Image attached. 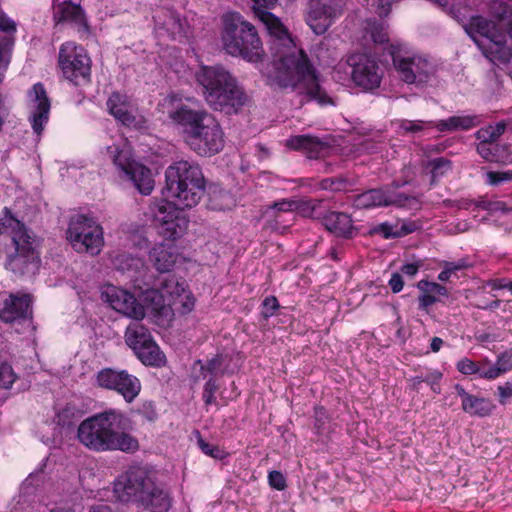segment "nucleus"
I'll return each mask as SVG.
<instances>
[{"mask_svg": "<svg viewBox=\"0 0 512 512\" xmlns=\"http://www.w3.org/2000/svg\"><path fill=\"white\" fill-rule=\"evenodd\" d=\"M257 17L274 37L271 43L274 66L270 75L272 82L281 88H291L320 105H334L307 55L296 47L279 18L268 11H262Z\"/></svg>", "mask_w": 512, "mask_h": 512, "instance_id": "1", "label": "nucleus"}, {"mask_svg": "<svg viewBox=\"0 0 512 512\" xmlns=\"http://www.w3.org/2000/svg\"><path fill=\"white\" fill-rule=\"evenodd\" d=\"M205 191V178L198 164L186 160L172 163L165 171L164 200L151 206L157 231L167 240L181 237L188 227L182 212L198 204Z\"/></svg>", "mask_w": 512, "mask_h": 512, "instance_id": "2", "label": "nucleus"}, {"mask_svg": "<svg viewBox=\"0 0 512 512\" xmlns=\"http://www.w3.org/2000/svg\"><path fill=\"white\" fill-rule=\"evenodd\" d=\"M126 418L121 412L107 410L83 420L77 431L81 444L92 451L134 453L138 440L125 430Z\"/></svg>", "mask_w": 512, "mask_h": 512, "instance_id": "3", "label": "nucleus"}, {"mask_svg": "<svg viewBox=\"0 0 512 512\" xmlns=\"http://www.w3.org/2000/svg\"><path fill=\"white\" fill-rule=\"evenodd\" d=\"M448 11L457 21L461 22L465 32L473 39L483 55L494 64L512 63V45L508 33L500 31L497 25L482 16H471L456 9L452 0H430ZM512 75V71H511Z\"/></svg>", "mask_w": 512, "mask_h": 512, "instance_id": "4", "label": "nucleus"}, {"mask_svg": "<svg viewBox=\"0 0 512 512\" xmlns=\"http://www.w3.org/2000/svg\"><path fill=\"white\" fill-rule=\"evenodd\" d=\"M195 79L204 100L215 111L237 113L247 101L236 77L222 65H201Z\"/></svg>", "mask_w": 512, "mask_h": 512, "instance_id": "5", "label": "nucleus"}, {"mask_svg": "<svg viewBox=\"0 0 512 512\" xmlns=\"http://www.w3.org/2000/svg\"><path fill=\"white\" fill-rule=\"evenodd\" d=\"M222 21L224 50L231 56H239L253 63L259 62L264 56V50L256 28L236 12L226 13Z\"/></svg>", "mask_w": 512, "mask_h": 512, "instance_id": "6", "label": "nucleus"}, {"mask_svg": "<svg viewBox=\"0 0 512 512\" xmlns=\"http://www.w3.org/2000/svg\"><path fill=\"white\" fill-rule=\"evenodd\" d=\"M11 229V247L7 250L6 267L20 276H33L39 269L38 243L31 232L17 219H6Z\"/></svg>", "mask_w": 512, "mask_h": 512, "instance_id": "7", "label": "nucleus"}, {"mask_svg": "<svg viewBox=\"0 0 512 512\" xmlns=\"http://www.w3.org/2000/svg\"><path fill=\"white\" fill-rule=\"evenodd\" d=\"M187 100L189 103H183L181 96L170 94L161 103L170 120L181 130L185 142L214 116L202 107H194L196 100Z\"/></svg>", "mask_w": 512, "mask_h": 512, "instance_id": "8", "label": "nucleus"}, {"mask_svg": "<svg viewBox=\"0 0 512 512\" xmlns=\"http://www.w3.org/2000/svg\"><path fill=\"white\" fill-rule=\"evenodd\" d=\"M144 307L153 311H161L165 306H172L181 303L183 312H190L194 307V297L186 289L185 281H180L175 276L166 277L160 284L159 289H147L141 295Z\"/></svg>", "mask_w": 512, "mask_h": 512, "instance_id": "9", "label": "nucleus"}, {"mask_svg": "<svg viewBox=\"0 0 512 512\" xmlns=\"http://www.w3.org/2000/svg\"><path fill=\"white\" fill-rule=\"evenodd\" d=\"M106 152L119 173L131 180L141 194L149 195L153 191L154 179L151 170L133 160L131 148L126 142L107 146Z\"/></svg>", "mask_w": 512, "mask_h": 512, "instance_id": "10", "label": "nucleus"}, {"mask_svg": "<svg viewBox=\"0 0 512 512\" xmlns=\"http://www.w3.org/2000/svg\"><path fill=\"white\" fill-rule=\"evenodd\" d=\"M389 53L400 78L408 84L425 83L435 72L427 57L410 51L404 45L391 44Z\"/></svg>", "mask_w": 512, "mask_h": 512, "instance_id": "11", "label": "nucleus"}, {"mask_svg": "<svg viewBox=\"0 0 512 512\" xmlns=\"http://www.w3.org/2000/svg\"><path fill=\"white\" fill-rule=\"evenodd\" d=\"M66 237L74 250L91 255L99 254L104 244L102 227L85 215L71 218Z\"/></svg>", "mask_w": 512, "mask_h": 512, "instance_id": "12", "label": "nucleus"}, {"mask_svg": "<svg viewBox=\"0 0 512 512\" xmlns=\"http://www.w3.org/2000/svg\"><path fill=\"white\" fill-rule=\"evenodd\" d=\"M58 63L64 78L74 85L89 82L91 60L81 45L72 41L63 43L59 49Z\"/></svg>", "mask_w": 512, "mask_h": 512, "instance_id": "13", "label": "nucleus"}, {"mask_svg": "<svg viewBox=\"0 0 512 512\" xmlns=\"http://www.w3.org/2000/svg\"><path fill=\"white\" fill-rule=\"evenodd\" d=\"M351 68L353 82L365 90L379 87L383 77V70L379 63L366 54H352L345 62H340L335 68L336 73Z\"/></svg>", "mask_w": 512, "mask_h": 512, "instance_id": "14", "label": "nucleus"}, {"mask_svg": "<svg viewBox=\"0 0 512 512\" xmlns=\"http://www.w3.org/2000/svg\"><path fill=\"white\" fill-rule=\"evenodd\" d=\"M154 482L149 472L142 467H132L121 475L114 483V493L122 502L135 501L142 503L152 489Z\"/></svg>", "mask_w": 512, "mask_h": 512, "instance_id": "15", "label": "nucleus"}, {"mask_svg": "<svg viewBox=\"0 0 512 512\" xmlns=\"http://www.w3.org/2000/svg\"><path fill=\"white\" fill-rule=\"evenodd\" d=\"M98 387L112 390L131 403L141 391L140 380L126 370L103 368L95 376Z\"/></svg>", "mask_w": 512, "mask_h": 512, "instance_id": "16", "label": "nucleus"}, {"mask_svg": "<svg viewBox=\"0 0 512 512\" xmlns=\"http://www.w3.org/2000/svg\"><path fill=\"white\" fill-rule=\"evenodd\" d=\"M186 143L199 156L210 157L219 153L224 147L225 139L216 117L213 116L207 121Z\"/></svg>", "mask_w": 512, "mask_h": 512, "instance_id": "17", "label": "nucleus"}, {"mask_svg": "<svg viewBox=\"0 0 512 512\" xmlns=\"http://www.w3.org/2000/svg\"><path fill=\"white\" fill-rule=\"evenodd\" d=\"M343 0H309L306 23L317 35L324 34L343 13Z\"/></svg>", "mask_w": 512, "mask_h": 512, "instance_id": "18", "label": "nucleus"}, {"mask_svg": "<svg viewBox=\"0 0 512 512\" xmlns=\"http://www.w3.org/2000/svg\"><path fill=\"white\" fill-rule=\"evenodd\" d=\"M106 105L109 113L123 125L137 130L146 128L147 120L137 114L135 105L127 95L113 92Z\"/></svg>", "mask_w": 512, "mask_h": 512, "instance_id": "19", "label": "nucleus"}, {"mask_svg": "<svg viewBox=\"0 0 512 512\" xmlns=\"http://www.w3.org/2000/svg\"><path fill=\"white\" fill-rule=\"evenodd\" d=\"M101 296L114 310L134 320H141L145 317L143 304L138 303L135 296L127 290L108 285L102 290Z\"/></svg>", "mask_w": 512, "mask_h": 512, "instance_id": "20", "label": "nucleus"}, {"mask_svg": "<svg viewBox=\"0 0 512 512\" xmlns=\"http://www.w3.org/2000/svg\"><path fill=\"white\" fill-rule=\"evenodd\" d=\"M29 121L36 135H41L48 123L50 114V100L41 83L33 85L28 93Z\"/></svg>", "mask_w": 512, "mask_h": 512, "instance_id": "21", "label": "nucleus"}, {"mask_svg": "<svg viewBox=\"0 0 512 512\" xmlns=\"http://www.w3.org/2000/svg\"><path fill=\"white\" fill-rule=\"evenodd\" d=\"M0 82L3 79L4 72L6 71L12 50L15 43V33L17 31L16 22L9 18L2 10H0Z\"/></svg>", "mask_w": 512, "mask_h": 512, "instance_id": "22", "label": "nucleus"}, {"mask_svg": "<svg viewBox=\"0 0 512 512\" xmlns=\"http://www.w3.org/2000/svg\"><path fill=\"white\" fill-rule=\"evenodd\" d=\"M31 296L29 294H10L0 309V318L4 322L11 323L19 319L31 317Z\"/></svg>", "mask_w": 512, "mask_h": 512, "instance_id": "23", "label": "nucleus"}, {"mask_svg": "<svg viewBox=\"0 0 512 512\" xmlns=\"http://www.w3.org/2000/svg\"><path fill=\"white\" fill-rule=\"evenodd\" d=\"M402 202V197L388 188L371 189L357 195L354 206L369 209L378 206H390Z\"/></svg>", "mask_w": 512, "mask_h": 512, "instance_id": "24", "label": "nucleus"}, {"mask_svg": "<svg viewBox=\"0 0 512 512\" xmlns=\"http://www.w3.org/2000/svg\"><path fill=\"white\" fill-rule=\"evenodd\" d=\"M178 253L172 243H158L149 251V261L160 273L170 272L177 260Z\"/></svg>", "mask_w": 512, "mask_h": 512, "instance_id": "25", "label": "nucleus"}, {"mask_svg": "<svg viewBox=\"0 0 512 512\" xmlns=\"http://www.w3.org/2000/svg\"><path fill=\"white\" fill-rule=\"evenodd\" d=\"M325 228L338 237L353 238L358 234V229L347 213L330 211L322 218Z\"/></svg>", "mask_w": 512, "mask_h": 512, "instance_id": "26", "label": "nucleus"}, {"mask_svg": "<svg viewBox=\"0 0 512 512\" xmlns=\"http://www.w3.org/2000/svg\"><path fill=\"white\" fill-rule=\"evenodd\" d=\"M285 145L293 150H302L309 158L322 157L328 149L326 143L309 135L293 136L286 140Z\"/></svg>", "mask_w": 512, "mask_h": 512, "instance_id": "27", "label": "nucleus"}, {"mask_svg": "<svg viewBox=\"0 0 512 512\" xmlns=\"http://www.w3.org/2000/svg\"><path fill=\"white\" fill-rule=\"evenodd\" d=\"M154 20L156 25L165 29L172 38L176 39L186 36L187 23L174 10L162 9L154 16Z\"/></svg>", "mask_w": 512, "mask_h": 512, "instance_id": "28", "label": "nucleus"}, {"mask_svg": "<svg viewBox=\"0 0 512 512\" xmlns=\"http://www.w3.org/2000/svg\"><path fill=\"white\" fill-rule=\"evenodd\" d=\"M53 17L57 24L70 23L78 28H86V20L81 7L72 2L60 6H53Z\"/></svg>", "mask_w": 512, "mask_h": 512, "instance_id": "29", "label": "nucleus"}, {"mask_svg": "<svg viewBox=\"0 0 512 512\" xmlns=\"http://www.w3.org/2000/svg\"><path fill=\"white\" fill-rule=\"evenodd\" d=\"M481 118L478 115H457L440 120L435 123V127L440 132H454L458 130H469L478 126Z\"/></svg>", "mask_w": 512, "mask_h": 512, "instance_id": "30", "label": "nucleus"}, {"mask_svg": "<svg viewBox=\"0 0 512 512\" xmlns=\"http://www.w3.org/2000/svg\"><path fill=\"white\" fill-rule=\"evenodd\" d=\"M417 287L421 292L418 298L419 307L424 310L433 305L438 300V296H447L448 294L447 289L436 282L421 280Z\"/></svg>", "mask_w": 512, "mask_h": 512, "instance_id": "31", "label": "nucleus"}, {"mask_svg": "<svg viewBox=\"0 0 512 512\" xmlns=\"http://www.w3.org/2000/svg\"><path fill=\"white\" fill-rule=\"evenodd\" d=\"M141 505L151 512H167L171 507V499L167 492L154 483Z\"/></svg>", "mask_w": 512, "mask_h": 512, "instance_id": "32", "label": "nucleus"}, {"mask_svg": "<svg viewBox=\"0 0 512 512\" xmlns=\"http://www.w3.org/2000/svg\"><path fill=\"white\" fill-rule=\"evenodd\" d=\"M134 352L144 365L159 367L165 363V355L153 339L134 350Z\"/></svg>", "mask_w": 512, "mask_h": 512, "instance_id": "33", "label": "nucleus"}, {"mask_svg": "<svg viewBox=\"0 0 512 512\" xmlns=\"http://www.w3.org/2000/svg\"><path fill=\"white\" fill-rule=\"evenodd\" d=\"M138 321L132 322L125 331V341L133 351L152 339L149 330Z\"/></svg>", "mask_w": 512, "mask_h": 512, "instance_id": "34", "label": "nucleus"}, {"mask_svg": "<svg viewBox=\"0 0 512 512\" xmlns=\"http://www.w3.org/2000/svg\"><path fill=\"white\" fill-rule=\"evenodd\" d=\"M113 267L123 273H136L144 266L142 258L128 252H119L112 256Z\"/></svg>", "mask_w": 512, "mask_h": 512, "instance_id": "35", "label": "nucleus"}, {"mask_svg": "<svg viewBox=\"0 0 512 512\" xmlns=\"http://www.w3.org/2000/svg\"><path fill=\"white\" fill-rule=\"evenodd\" d=\"M461 407L465 413L478 417L490 415L495 408L490 400L475 395H471Z\"/></svg>", "mask_w": 512, "mask_h": 512, "instance_id": "36", "label": "nucleus"}, {"mask_svg": "<svg viewBox=\"0 0 512 512\" xmlns=\"http://www.w3.org/2000/svg\"><path fill=\"white\" fill-rule=\"evenodd\" d=\"M506 123L504 121L498 122L494 125L481 128L476 132V138L481 142L494 143L505 132Z\"/></svg>", "mask_w": 512, "mask_h": 512, "instance_id": "37", "label": "nucleus"}, {"mask_svg": "<svg viewBox=\"0 0 512 512\" xmlns=\"http://www.w3.org/2000/svg\"><path fill=\"white\" fill-rule=\"evenodd\" d=\"M397 128L399 129V133L402 135L405 134H418L424 131L427 127L432 126L435 123L433 121H423V120H408L401 119L395 122Z\"/></svg>", "mask_w": 512, "mask_h": 512, "instance_id": "38", "label": "nucleus"}, {"mask_svg": "<svg viewBox=\"0 0 512 512\" xmlns=\"http://www.w3.org/2000/svg\"><path fill=\"white\" fill-rule=\"evenodd\" d=\"M197 445L205 455L211 458L221 460L227 455V453L219 446L206 442L199 432L197 433Z\"/></svg>", "mask_w": 512, "mask_h": 512, "instance_id": "39", "label": "nucleus"}, {"mask_svg": "<svg viewBox=\"0 0 512 512\" xmlns=\"http://www.w3.org/2000/svg\"><path fill=\"white\" fill-rule=\"evenodd\" d=\"M366 30L373 42L382 44L388 41V33L384 24L369 22Z\"/></svg>", "mask_w": 512, "mask_h": 512, "instance_id": "40", "label": "nucleus"}, {"mask_svg": "<svg viewBox=\"0 0 512 512\" xmlns=\"http://www.w3.org/2000/svg\"><path fill=\"white\" fill-rule=\"evenodd\" d=\"M492 144L493 143L490 142L485 143L480 141L477 146V152L479 153V155L490 162L507 163L508 160H504L496 154V147H493Z\"/></svg>", "mask_w": 512, "mask_h": 512, "instance_id": "41", "label": "nucleus"}, {"mask_svg": "<svg viewBox=\"0 0 512 512\" xmlns=\"http://www.w3.org/2000/svg\"><path fill=\"white\" fill-rule=\"evenodd\" d=\"M429 165L431 166L432 182L451 169V162L442 157L433 159Z\"/></svg>", "mask_w": 512, "mask_h": 512, "instance_id": "42", "label": "nucleus"}, {"mask_svg": "<svg viewBox=\"0 0 512 512\" xmlns=\"http://www.w3.org/2000/svg\"><path fill=\"white\" fill-rule=\"evenodd\" d=\"M16 374L11 365L0 363V388L9 389L16 380Z\"/></svg>", "mask_w": 512, "mask_h": 512, "instance_id": "43", "label": "nucleus"}, {"mask_svg": "<svg viewBox=\"0 0 512 512\" xmlns=\"http://www.w3.org/2000/svg\"><path fill=\"white\" fill-rule=\"evenodd\" d=\"M347 181L344 178H325L318 183V189L330 191H342L346 188Z\"/></svg>", "mask_w": 512, "mask_h": 512, "instance_id": "44", "label": "nucleus"}, {"mask_svg": "<svg viewBox=\"0 0 512 512\" xmlns=\"http://www.w3.org/2000/svg\"><path fill=\"white\" fill-rule=\"evenodd\" d=\"M512 180V170L489 171L486 173V182L492 186H498Z\"/></svg>", "mask_w": 512, "mask_h": 512, "instance_id": "45", "label": "nucleus"}, {"mask_svg": "<svg viewBox=\"0 0 512 512\" xmlns=\"http://www.w3.org/2000/svg\"><path fill=\"white\" fill-rule=\"evenodd\" d=\"M489 364L490 361L488 359H484L483 361L480 362V370L478 374L480 378L494 380L502 375L495 365H491L488 368H486V366H488Z\"/></svg>", "mask_w": 512, "mask_h": 512, "instance_id": "46", "label": "nucleus"}, {"mask_svg": "<svg viewBox=\"0 0 512 512\" xmlns=\"http://www.w3.org/2000/svg\"><path fill=\"white\" fill-rule=\"evenodd\" d=\"M456 366L458 371L464 375L479 374L480 363L477 364L468 358H462L458 361Z\"/></svg>", "mask_w": 512, "mask_h": 512, "instance_id": "47", "label": "nucleus"}, {"mask_svg": "<svg viewBox=\"0 0 512 512\" xmlns=\"http://www.w3.org/2000/svg\"><path fill=\"white\" fill-rule=\"evenodd\" d=\"M218 390V386L214 379H209L203 389V401L206 405H211L216 402L215 393Z\"/></svg>", "mask_w": 512, "mask_h": 512, "instance_id": "48", "label": "nucleus"}, {"mask_svg": "<svg viewBox=\"0 0 512 512\" xmlns=\"http://www.w3.org/2000/svg\"><path fill=\"white\" fill-rule=\"evenodd\" d=\"M494 365L502 375L510 371L512 369V350L501 353Z\"/></svg>", "mask_w": 512, "mask_h": 512, "instance_id": "49", "label": "nucleus"}, {"mask_svg": "<svg viewBox=\"0 0 512 512\" xmlns=\"http://www.w3.org/2000/svg\"><path fill=\"white\" fill-rule=\"evenodd\" d=\"M268 482L272 488L279 491L287 487L286 478L280 471H270L268 474Z\"/></svg>", "mask_w": 512, "mask_h": 512, "instance_id": "50", "label": "nucleus"}, {"mask_svg": "<svg viewBox=\"0 0 512 512\" xmlns=\"http://www.w3.org/2000/svg\"><path fill=\"white\" fill-rule=\"evenodd\" d=\"M423 378H424V382L427 383L431 387V389L434 393H437V394L440 393L441 389H440L439 381L442 378L441 372L435 370V371L429 372L428 374L423 376Z\"/></svg>", "mask_w": 512, "mask_h": 512, "instance_id": "51", "label": "nucleus"}, {"mask_svg": "<svg viewBox=\"0 0 512 512\" xmlns=\"http://www.w3.org/2000/svg\"><path fill=\"white\" fill-rule=\"evenodd\" d=\"M294 209V202L288 200H281L279 202H275L270 208L268 213H292Z\"/></svg>", "mask_w": 512, "mask_h": 512, "instance_id": "52", "label": "nucleus"}, {"mask_svg": "<svg viewBox=\"0 0 512 512\" xmlns=\"http://www.w3.org/2000/svg\"><path fill=\"white\" fill-rule=\"evenodd\" d=\"M278 306V300L275 297H266L263 301L262 315L265 318L272 316L274 314V311L278 308Z\"/></svg>", "mask_w": 512, "mask_h": 512, "instance_id": "53", "label": "nucleus"}, {"mask_svg": "<svg viewBox=\"0 0 512 512\" xmlns=\"http://www.w3.org/2000/svg\"><path fill=\"white\" fill-rule=\"evenodd\" d=\"M223 364V357L220 355H217L210 359L206 366L201 365V369H206L211 375H217L220 371V368Z\"/></svg>", "mask_w": 512, "mask_h": 512, "instance_id": "54", "label": "nucleus"}, {"mask_svg": "<svg viewBox=\"0 0 512 512\" xmlns=\"http://www.w3.org/2000/svg\"><path fill=\"white\" fill-rule=\"evenodd\" d=\"M314 417H315V428L318 433H321L324 428V425L328 419L325 409L322 407L315 408Z\"/></svg>", "mask_w": 512, "mask_h": 512, "instance_id": "55", "label": "nucleus"}, {"mask_svg": "<svg viewBox=\"0 0 512 512\" xmlns=\"http://www.w3.org/2000/svg\"><path fill=\"white\" fill-rule=\"evenodd\" d=\"M499 395V402L506 404L507 400L512 397V383L506 382L504 385H500L497 388Z\"/></svg>", "mask_w": 512, "mask_h": 512, "instance_id": "56", "label": "nucleus"}, {"mask_svg": "<svg viewBox=\"0 0 512 512\" xmlns=\"http://www.w3.org/2000/svg\"><path fill=\"white\" fill-rule=\"evenodd\" d=\"M252 2L255 14L259 15L262 11L273 7L277 0H252Z\"/></svg>", "mask_w": 512, "mask_h": 512, "instance_id": "57", "label": "nucleus"}, {"mask_svg": "<svg viewBox=\"0 0 512 512\" xmlns=\"http://www.w3.org/2000/svg\"><path fill=\"white\" fill-rule=\"evenodd\" d=\"M389 286L394 293L400 292L404 286L402 275L398 272L393 273L389 280Z\"/></svg>", "mask_w": 512, "mask_h": 512, "instance_id": "58", "label": "nucleus"}, {"mask_svg": "<svg viewBox=\"0 0 512 512\" xmlns=\"http://www.w3.org/2000/svg\"><path fill=\"white\" fill-rule=\"evenodd\" d=\"M469 266L468 262L465 259H460L455 262H444L443 267H445L451 274L456 273L457 271L463 270Z\"/></svg>", "mask_w": 512, "mask_h": 512, "instance_id": "59", "label": "nucleus"}, {"mask_svg": "<svg viewBox=\"0 0 512 512\" xmlns=\"http://www.w3.org/2000/svg\"><path fill=\"white\" fill-rule=\"evenodd\" d=\"M320 205V201H309L303 205L302 213L306 217L310 218H318V214L316 213L317 207Z\"/></svg>", "mask_w": 512, "mask_h": 512, "instance_id": "60", "label": "nucleus"}, {"mask_svg": "<svg viewBox=\"0 0 512 512\" xmlns=\"http://www.w3.org/2000/svg\"><path fill=\"white\" fill-rule=\"evenodd\" d=\"M501 207H502L501 202H491V201L483 200V199L475 201V208H479L482 210L496 211V210L500 209Z\"/></svg>", "mask_w": 512, "mask_h": 512, "instance_id": "61", "label": "nucleus"}, {"mask_svg": "<svg viewBox=\"0 0 512 512\" xmlns=\"http://www.w3.org/2000/svg\"><path fill=\"white\" fill-rule=\"evenodd\" d=\"M421 266V262L407 263L401 267V272L409 277H413L417 274Z\"/></svg>", "mask_w": 512, "mask_h": 512, "instance_id": "62", "label": "nucleus"}, {"mask_svg": "<svg viewBox=\"0 0 512 512\" xmlns=\"http://www.w3.org/2000/svg\"><path fill=\"white\" fill-rule=\"evenodd\" d=\"M509 282L505 279H492L486 282V286L491 287L493 290H499L509 287Z\"/></svg>", "mask_w": 512, "mask_h": 512, "instance_id": "63", "label": "nucleus"}, {"mask_svg": "<svg viewBox=\"0 0 512 512\" xmlns=\"http://www.w3.org/2000/svg\"><path fill=\"white\" fill-rule=\"evenodd\" d=\"M379 232L383 234L385 238L398 237L400 234L392 230V226L384 223L381 224L378 228Z\"/></svg>", "mask_w": 512, "mask_h": 512, "instance_id": "64", "label": "nucleus"}]
</instances>
